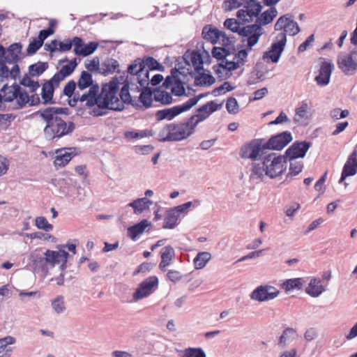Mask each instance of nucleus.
Masks as SVG:
<instances>
[{
  "label": "nucleus",
  "mask_w": 357,
  "mask_h": 357,
  "mask_svg": "<svg viewBox=\"0 0 357 357\" xmlns=\"http://www.w3.org/2000/svg\"><path fill=\"white\" fill-rule=\"evenodd\" d=\"M40 116L46 122L44 135L47 140L57 142L61 137L70 135L75 129V124L67 121V107H49L38 112Z\"/></svg>",
  "instance_id": "f257e3e1"
},
{
  "label": "nucleus",
  "mask_w": 357,
  "mask_h": 357,
  "mask_svg": "<svg viewBox=\"0 0 357 357\" xmlns=\"http://www.w3.org/2000/svg\"><path fill=\"white\" fill-rule=\"evenodd\" d=\"M119 86L116 79L102 84L101 92H99V86L95 84L91 86L86 93L80 94V102H84L88 107L97 105L99 108L109 109L112 110L123 109V104L117 96Z\"/></svg>",
  "instance_id": "f03ea898"
},
{
  "label": "nucleus",
  "mask_w": 357,
  "mask_h": 357,
  "mask_svg": "<svg viewBox=\"0 0 357 357\" xmlns=\"http://www.w3.org/2000/svg\"><path fill=\"white\" fill-rule=\"evenodd\" d=\"M285 156L271 153L261 162L255 163L250 175V180L261 181L265 176L274 178L281 175L286 169Z\"/></svg>",
  "instance_id": "7ed1b4c3"
},
{
  "label": "nucleus",
  "mask_w": 357,
  "mask_h": 357,
  "mask_svg": "<svg viewBox=\"0 0 357 357\" xmlns=\"http://www.w3.org/2000/svg\"><path fill=\"white\" fill-rule=\"evenodd\" d=\"M196 126L194 121L191 122L190 118L185 123L167 124L160 130L159 140L161 142L181 141L191 135Z\"/></svg>",
  "instance_id": "20e7f679"
},
{
  "label": "nucleus",
  "mask_w": 357,
  "mask_h": 357,
  "mask_svg": "<svg viewBox=\"0 0 357 357\" xmlns=\"http://www.w3.org/2000/svg\"><path fill=\"white\" fill-rule=\"evenodd\" d=\"M224 26L234 33H238L240 36L246 38L248 48L250 51L252 47L259 42L264 30L257 24H250L241 27L238 22L234 18L227 19ZM245 40L243 39V42Z\"/></svg>",
  "instance_id": "39448f33"
},
{
  "label": "nucleus",
  "mask_w": 357,
  "mask_h": 357,
  "mask_svg": "<svg viewBox=\"0 0 357 357\" xmlns=\"http://www.w3.org/2000/svg\"><path fill=\"white\" fill-rule=\"evenodd\" d=\"M135 82L136 81L133 80L129 81L128 78L126 82L122 87L120 91L121 100L119 99V100L123 105V103H129L134 107H140L139 105L138 93H140V92L143 91L142 89L145 88L146 86H138Z\"/></svg>",
  "instance_id": "423d86ee"
},
{
  "label": "nucleus",
  "mask_w": 357,
  "mask_h": 357,
  "mask_svg": "<svg viewBox=\"0 0 357 357\" xmlns=\"http://www.w3.org/2000/svg\"><path fill=\"white\" fill-rule=\"evenodd\" d=\"M68 255L69 254L63 250H59L58 251L47 250L44 253V257L39 256V254L36 251L32 254L31 258L34 264L38 262L42 265L47 264L52 266H54L60 262L66 263Z\"/></svg>",
  "instance_id": "0eeeda50"
},
{
  "label": "nucleus",
  "mask_w": 357,
  "mask_h": 357,
  "mask_svg": "<svg viewBox=\"0 0 357 357\" xmlns=\"http://www.w3.org/2000/svg\"><path fill=\"white\" fill-rule=\"evenodd\" d=\"M275 30H282L280 33H283L287 37V34L289 36L298 34L300 31V28L297 22L294 20V16L288 13L278 19L275 24Z\"/></svg>",
  "instance_id": "6e6552de"
},
{
  "label": "nucleus",
  "mask_w": 357,
  "mask_h": 357,
  "mask_svg": "<svg viewBox=\"0 0 357 357\" xmlns=\"http://www.w3.org/2000/svg\"><path fill=\"white\" fill-rule=\"evenodd\" d=\"M128 71L130 74V80L136 81L141 86H148L149 73L147 70L143 68L141 59L135 60L134 63L128 66Z\"/></svg>",
  "instance_id": "1a4fd4ad"
},
{
  "label": "nucleus",
  "mask_w": 357,
  "mask_h": 357,
  "mask_svg": "<svg viewBox=\"0 0 357 357\" xmlns=\"http://www.w3.org/2000/svg\"><path fill=\"white\" fill-rule=\"evenodd\" d=\"M337 64L346 75H353L357 70V49L352 50L349 54L340 55Z\"/></svg>",
  "instance_id": "9d476101"
},
{
  "label": "nucleus",
  "mask_w": 357,
  "mask_h": 357,
  "mask_svg": "<svg viewBox=\"0 0 357 357\" xmlns=\"http://www.w3.org/2000/svg\"><path fill=\"white\" fill-rule=\"evenodd\" d=\"M158 285V279L156 276H150L145 279L139 284L133 294L134 300L139 301L149 296L155 291Z\"/></svg>",
  "instance_id": "9b49d317"
},
{
  "label": "nucleus",
  "mask_w": 357,
  "mask_h": 357,
  "mask_svg": "<svg viewBox=\"0 0 357 357\" xmlns=\"http://www.w3.org/2000/svg\"><path fill=\"white\" fill-rule=\"evenodd\" d=\"M280 291L271 285H260L250 294V298L258 302H266L278 296Z\"/></svg>",
  "instance_id": "f8f14e48"
},
{
  "label": "nucleus",
  "mask_w": 357,
  "mask_h": 357,
  "mask_svg": "<svg viewBox=\"0 0 357 357\" xmlns=\"http://www.w3.org/2000/svg\"><path fill=\"white\" fill-rule=\"evenodd\" d=\"M286 43V36L283 33H278L270 50L264 52L263 58L270 59L273 63H277L284 50Z\"/></svg>",
  "instance_id": "ddd939ff"
},
{
  "label": "nucleus",
  "mask_w": 357,
  "mask_h": 357,
  "mask_svg": "<svg viewBox=\"0 0 357 357\" xmlns=\"http://www.w3.org/2000/svg\"><path fill=\"white\" fill-rule=\"evenodd\" d=\"M22 45L20 43L11 44L7 49L0 45V58L9 64L17 63L20 61Z\"/></svg>",
  "instance_id": "4468645a"
},
{
  "label": "nucleus",
  "mask_w": 357,
  "mask_h": 357,
  "mask_svg": "<svg viewBox=\"0 0 357 357\" xmlns=\"http://www.w3.org/2000/svg\"><path fill=\"white\" fill-rule=\"evenodd\" d=\"M222 105L223 102L220 104H216L215 101L208 102L197 109V114L192 115L190 117L191 122L194 121V123L197 125L199 122L207 119L211 113L221 109Z\"/></svg>",
  "instance_id": "2eb2a0df"
},
{
  "label": "nucleus",
  "mask_w": 357,
  "mask_h": 357,
  "mask_svg": "<svg viewBox=\"0 0 357 357\" xmlns=\"http://www.w3.org/2000/svg\"><path fill=\"white\" fill-rule=\"evenodd\" d=\"M292 140L290 132L284 131L271 137L265 142L266 149L281 150Z\"/></svg>",
  "instance_id": "dca6fc26"
},
{
  "label": "nucleus",
  "mask_w": 357,
  "mask_h": 357,
  "mask_svg": "<svg viewBox=\"0 0 357 357\" xmlns=\"http://www.w3.org/2000/svg\"><path fill=\"white\" fill-rule=\"evenodd\" d=\"M311 146L309 142H295L287 149L285 152L286 157L289 160H293L298 158H303L307 150Z\"/></svg>",
  "instance_id": "f3484780"
},
{
  "label": "nucleus",
  "mask_w": 357,
  "mask_h": 357,
  "mask_svg": "<svg viewBox=\"0 0 357 357\" xmlns=\"http://www.w3.org/2000/svg\"><path fill=\"white\" fill-rule=\"evenodd\" d=\"M261 142L262 140H260L259 142H252L242 148L241 153V157L251 158L252 160H256L261 157L264 153V151L266 149V148H265V144H262Z\"/></svg>",
  "instance_id": "a211bd4d"
},
{
  "label": "nucleus",
  "mask_w": 357,
  "mask_h": 357,
  "mask_svg": "<svg viewBox=\"0 0 357 357\" xmlns=\"http://www.w3.org/2000/svg\"><path fill=\"white\" fill-rule=\"evenodd\" d=\"M188 111L186 105L184 103L170 108H166L158 110L155 113V118L158 121H162L165 119L172 120L180 114Z\"/></svg>",
  "instance_id": "6ab92c4d"
},
{
  "label": "nucleus",
  "mask_w": 357,
  "mask_h": 357,
  "mask_svg": "<svg viewBox=\"0 0 357 357\" xmlns=\"http://www.w3.org/2000/svg\"><path fill=\"white\" fill-rule=\"evenodd\" d=\"M357 173V151L354 150L349 156L346 161L341 177L339 180V183H342L344 181L347 177L354 176Z\"/></svg>",
  "instance_id": "aec40b11"
},
{
  "label": "nucleus",
  "mask_w": 357,
  "mask_h": 357,
  "mask_svg": "<svg viewBox=\"0 0 357 357\" xmlns=\"http://www.w3.org/2000/svg\"><path fill=\"white\" fill-rule=\"evenodd\" d=\"M333 68L334 65L332 62L324 61L321 64L319 75L315 77L317 84L321 86L328 84Z\"/></svg>",
  "instance_id": "412c9836"
},
{
  "label": "nucleus",
  "mask_w": 357,
  "mask_h": 357,
  "mask_svg": "<svg viewBox=\"0 0 357 357\" xmlns=\"http://www.w3.org/2000/svg\"><path fill=\"white\" fill-rule=\"evenodd\" d=\"M60 82L54 79L52 77L49 81L46 82L42 87V98L44 103H53V94L54 89L59 86Z\"/></svg>",
  "instance_id": "4be33fe9"
},
{
  "label": "nucleus",
  "mask_w": 357,
  "mask_h": 357,
  "mask_svg": "<svg viewBox=\"0 0 357 357\" xmlns=\"http://www.w3.org/2000/svg\"><path fill=\"white\" fill-rule=\"evenodd\" d=\"M184 59L188 65H192L197 73L203 69V60L199 52L195 51L186 52L184 54Z\"/></svg>",
  "instance_id": "5701e85b"
},
{
  "label": "nucleus",
  "mask_w": 357,
  "mask_h": 357,
  "mask_svg": "<svg viewBox=\"0 0 357 357\" xmlns=\"http://www.w3.org/2000/svg\"><path fill=\"white\" fill-rule=\"evenodd\" d=\"M77 66L76 59H73L71 60L68 64L63 66L61 70L56 73L54 76V79L61 82L63 81L66 77L70 75L75 70Z\"/></svg>",
  "instance_id": "b1692460"
},
{
  "label": "nucleus",
  "mask_w": 357,
  "mask_h": 357,
  "mask_svg": "<svg viewBox=\"0 0 357 357\" xmlns=\"http://www.w3.org/2000/svg\"><path fill=\"white\" fill-rule=\"evenodd\" d=\"M161 261L159 264L160 270L165 271V268L169 266L174 257V250L171 245L163 248L160 251Z\"/></svg>",
  "instance_id": "393cba45"
},
{
  "label": "nucleus",
  "mask_w": 357,
  "mask_h": 357,
  "mask_svg": "<svg viewBox=\"0 0 357 357\" xmlns=\"http://www.w3.org/2000/svg\"><path fill=\"white\" fill-rule=\"evenodd\" d=\"M278 11L275 7H271L267 10L264 11L260 16H258L255 24L259 25L261 28V26L266 25L271 23L273 20L277 16Z\"/></svg>",
  "instance_id": "a878e982"
},
{
  "label": "nucleus",
  "mask_w": 357,
  "mask_h": 357,
  "mask_svg": "<svg viewBox=\"0 0 357 357\" xmlns=\"http://www.w3.org/2000/svg\"><path fill=\"white\" fill-rule=\"evenodd\" d=\"M15 342V339L12 336H6L0 339V357H10L13 351L10 345Z\"/></svg>",
  "instance_id": "bb28decb"
},
{
  "label": "nucleus",
  "mask_w": 357,
  "mask_h": 357,
  "mask_svg": "<svg viewBox=\"0 0 357 357\" xmlns=\"http://www.w3.org/2000/svg\"><path fill=\"white\" fill-rule=\"evenodd\" d=\"M119 66V62L116 59L107 58L100 63V73L103 75L113 74Z\"/></svg>",
  "instance_id": "cd10ccee"
},
{
  "label": "nucleus",
  "mask_w": 357,
  "mask_h": 357,
  "mask_svg": "<svg viewBox=\"0 0 357 357\" xmlns=\"http://www.w3.org/2000/svg\"><path fill=\"white\" fill-rule=\"evenodd\" d=\"M296 331L292 328H285L279 338L278 346L281 348L287 347L290 342L296 339Z\"/></svg>",
  "instance_id": "c85d7f7f"
},
{
  "label": "nucleus",
  "mask_w": 357,
  "mask_h": 357,
  "mask_svg": "<svg viewBox=\"0 0 357 357\" xmlns=\"http://www.w3.org/2000/svg\"><path fill=\"white\" fill-rule=\"evenodd\" d=\"M305 291L310 296L312 297H318L325 291V288L321 284V280L319 279L313 278L310 280Z\"/></svg>",
  "instance_id": "c756f323"
},
{
  "label": "nucleus",
  "mask_w": 357,
  "mask_h": 357,
  "mask_svg": "<svg viewBox=\"0 0 357 357\" xmlns=\"http://www.w3.org/2000/svg\"><path fill=\"white\" fill-rule=\"evenodd\" d=\"M149 225V222L146 220H143L140 222L128 228V236L132 240L135 241Z\"/></svg>",
  "instance_id": "7c9ffc66"
},
{
  "label": "nucleus",
  "mask_w": 357,
  "mask_h": 357,
  "mask_svg": "<svg viewBox=\"0 0 357 357\" xmlns=\"http://www.w3.org/2000/svg\"><path fill=\"white\" fill-rule=\"evenodd\" d=\"M139 107H144V108H149L151 106L153 100V91L147 87L144 88L143 91L139 94Z\"/></svg>",
  "instance_id": "2f4dec72"
},
{
  "label": "nucleus",
  "mask_w": 357,
  "mask_h": 357,
  "mask_svg": "<svg viewBox=\"0 0 357 357\" xmlns=\"http://www.w3.org/2000/svg\"><path fill=\"white\" fill-rule=\"evenodd\" d=\"M19 89H20V86L16 84L12 86L5 84L1 89V92L3 93V98L4 101L11 102L15 99L17 93H19Z\"/></svg>",
  "instance_id": "473e14b6"
},
{
  "label": "nucleus",
  "mask_w": 357,
  "mask_h": 357,
  "mask_svg": "<svg viewBox=\"0 0 357 357\" xmlns=\"http://www.w3.org/2000/svg\"><path fill=\"white\" fill-rule=\"evenodd\" d=\"M153 202L148 199L146 197L139 198L130 202L128 206L133 208L134 212L136 214L142 213L146 209L149 208V205L152 204Z\"/></svg>",
  "instance_id": "72a5a7b5"
},
{
  "label": "nucleus",
  "mask_w": 357,
  "mask_h": 357,
  "mask_svg": "<svg viewBox=\"0 0 357 357\" xmlns=\"http://www.w3.org/2000/svg\"><path fill=\"white\" fill-rule=\"evenodd\" d=\"M308 105L305 102H302L301 106L296 109V113L294 117V121L298 125H302L307 121Z\"/></svg>",
  "instance_id": "f704fd0d"
},
{
  "label": "nucleus",
  "mask_w": 357,
  "mask_h": 357,
  "mask_svg": "<svg viewBox=\"0 0 357 357\" xmlns=\"http://www.w3.org/2000/svg\"><path fill=\"white\" fill-rule=\"evenodd\" d=\"M141 60L143 68L145 70H147L149 74L150 70H157L159 71H164L165 70V67L153 57L146 56Z\"/></svg>",
  "instance_id": "c9c22d12"
},
{
  "label": "nucleus",
  "mask_w": 357,
  "mask_h": 357,
  "mask_svg": "<svg viewBox=\"0 0 357 357\" xmlns=\"http://www.w3.org/2000/svg\"><path fill=\"white\" fill-rule=\"evenodd\" d=\"M56 157L54 161L55 166L64 167L72 159V153L66 151L65 149H59L56 152Z\"/></svg>",
  "instance_id": "e433bc0d"
},
{
  "label": "nucleus",
  "mask_w": 357,
  "mask_h": 357,
  "mask_svg": "<svg viewBox=\"0 0 357 357\" xmlns=\"http://www.w3.org/2000/svg\"><path fill=\"white\" fill-rule=\"evenodd\" d=\"M77 88L80 91H83L86 88L94 86L92 75L87 71H82L77 81Z\"/></svg>",
  "instance_id": "4c0bfd02"
},
{
  "label": "nucleus",
  "mask_w": 357,
  "mask_h": 357,
  "mask_svg": "<svg viewBox=\"0 0 357 357\" xmlns=\"http://www.w3.org/2000/svg\"><path fill=\"white\" fill-rule=\"evenodd\" d=\"M153 99L163 105H169L173 102L171 93L160 89L153 91Z\"/></svg>",
  "instance_id": "58836bf2"
},
{
  "label": "nucleus",
  "mask_w": 357,
  "mask_h": 357,
  "mask_svg": "<svg viewBox=\"0 0 357 357\" xmlns=\"http://www.w3.org/2000/svg\"><path fill=\"white\" fill-rule=\"evenodd\" d=\"M304 281L302 278H293L285 280L282 284V288L285 292H289L293 289H301L303 288Z\"/></svg>",
  "instance_id": "ea45409f"
},
{
  "label": "nucleus",
  "mask_w": 357,
  "mask_h": 357,
  "mask_svg": "<svg viewBox=\"0 0 357 357\" xmlns=\"http://www.w3.org/2000/svg\"><path fill=\"white\" fill-rule=\"evenodd\" d=\"M211 259V255L208 252H199L193 260L195 269H202Z\"/></svg>",
  "instance_id": "a19ab883"
},
{
  "label": "nucleus",
  "mask_w": 357,
  "mask_h": 357,
  "mask_svg": "<svg viewBox=\"0 0 357 357\" xmlns=\"http://www.w3.org/2000/svg\"><path fill=\"white\" fill-rule=\"evenodd\" d=\"M178 216L174 212L172 209L167 211L166 216L164 219L162 225L163 229H174L177 225Z\"/></svg>",
  "instance_id": "79ce46f5"
},
{
  "label": "nucleus",
  "mask_w": 357,
  "mask_h": 357,
  "mask_svg": "<svg viewBox=\"0 0 357 357\" xmlns=\"http://www.w3.org/2000/svg\"><path fill=\"white\" fill-rule=\"evenodd\" d=\"M220 33L221 31L216 28L208 29L205 26L202 31L204 38L211 42L213 44H215L218 42V38H220Z\"/></svg>",
  "instance_id": "37998d69"
},
{
  "label": "nucleus",
  "mask_w": 357,
  "mask_h": 357,
  "mask_svg": "<svg viewBox=\"0 0 357 357\" xmlns=\"http://www.w3.org/2000/svg\"><path fill=\"white\" fill-rule=\"evenodd\" d=\"M236 52V49H229L222 48L220 47H214L212 50V56L217 59L218 60L225 59L226 57H229L231 55L234 54Z\"/></svg>",
  "instance_id": "c03bdc74"
},
{
  "label": "nucleus",
  "mask_w": 357,
  "mask_h": 357,
  "mask_svg": "<svg viewBox=\"0 0 357 357\" xmlns=\"http://www.w3.org/2000/svg\"><path fill=\"white\" fill-rule=\"evenodd\" d=\"M241 66L239 65V63H238L237 61L234 60V58L233 57L232 60H230L229 57L225 58V59H222V61L220 62L219 66L218 67V69H215V71L217 74L220 73V68H223L229 71H232L238 68H239Z\"/></svg>",
  "instance_id": "a18cd8bd"
},
{
  "label": "nucleus",
  "mask_w": 357,
  "mask_h": 357,
  "mask_svg": "<svg viewBox=\"0 0 357 357\" xmlns=\"http://www.w3.org/2000/svg\"><path fill=\"white\" fill-rule=\"evenodd\" d=\"M215 79L209 74L204 73H199L198 76L195 78V84L196 86H211L214 84Z\"/></svg>",
  "instance_id": "49530a36"
},
{
  "label": "nucleus",
  "mask_w": 357,
  "mask_h": 357,
  "mask_svg": "<svg viewBox=\"0 0 357 357\" xmlns=\"http://www.w3.org/2000/svg\"><path fill=\"white\" fill-rule=\"evenodd\" d=\"M262 6L259 2L256 0H249L247 2L246 9L249 13V17L251 19L252 17H258L259 13L261 12Z\"/></svg>",
  "instance_id": "de8ad7c7"
},
{
  "label": "nucleus",
  "mask_w": 357,
  "mask_h": 357,
  "mask_svg": "<svg viewBox=\"0 0 357 357\" xmlns=\"http://www.w3.org/2000/svg\"><path fill=\"white\" fill-rule=\"evenodd\" d=\"M48 68L47 63L39 61L32 64L29 67V73L31 76H39L45 72Z\"/></svg>",
  "instance_id": "09e8293b"
},
{
  "label": "nucleus",
  "mask_w": 357,
  "mask_h": 357,
  "mask_svg": "<svg viewBox=\"0 0 357 357\" xmlns=\"http://www.w3.org/2000/svg\"><path fill=\"white\" fill-rule=\"evenodd\" d=\"M220 43L222 45V48H227L229 49H235L234 46V37L232 36H228L225 32L221 31V33L220 35V38H218V40Z\"/></svg>",
  "instance_id": "8fccbe9b"
},
{
  "label": "nucleus",
  "mask_w": 357,
  "mask_h": 357,
  "mask_svg": "<svg viewBox=\"0 0 357 357\" xmlns=\"http://www.w3.org/2000/svg\"><path fill=\"white\" fill-rule=\"evenodd\" d=\"M98 47L97 42H90L88 45L82 46L77 56H86L93 54Z\"/></svg>",
  "instance_id": "3c124183"
},
{
  "label": "nucleus",
  "mask_w": 357,
  "mask_h": 357,
  "mask_svg": "<svg viewBox=\"0 0 357 357\" xmlns=\"http://www.w3.org/2000/svg\"><path fill=\"white\" fill-rule=\"evenodd\" d=\"M52 307L57 314L64 312L66 310L64 298L62 296H57L52 301Z\"/></svg>",
  "instance_id": "603ef678"
},
{
  "label": "nucleus",
  "mask_w": 357,
  "mask_h": 357,
  "mask_svg": "<svg viewBox=\"0 0 357 357\" xmlns=\"http://www.w3.org/2000/svg\"><path fill=\"white\" fill-rule=\"evenodd\" d=\"M35 222L36 226L39 229H43L45 231H50L53 229L52 225L50 224L47 219L43 216L37 217Z\"/></svg>",
  "instance_id": "864d4df0"
},
{
  "label": "nucleus",
  "mask_w": 357,
  "mask_h": 357,
  "mask_svg": "<svg viewBox=\"0 0 357 357\" xmlns=\"http://www.w3.org/2000/svg\"><path fill=\"white\" fill-rule=\"evenodd\" d=\"M183 357H206L202 348H188L184 351Z\"/></svg>",
  "instance_id": "5fc2aeb1"
},
{
  "label": "nucleus",
  "mask_w": 357,
  "mask_h": 357,
  "mask_svg": "<svg viewBox=\"0 0 357 357\" xmlns=\"http://www.w3.org/2000/svg\"><path fill=\"white\" fill-rule=\"evenodd\" d=\"M17 99V103L18 105V108H22L24 107L28 102H29L30 98L24 90L19 89V93H17V96L15 98Z\"/></svg>",
  "instance_id": "6e6d98bb"
},
{
  "label": "nucleus",
  "mask_w": 357,
  "mask_h": 357,
  "mask_svg": "<svg viewBox=\"0 0 357 357\" xmlns=\"http://www.w3.org/2000/svg\"><path fill=\"white\" fill-rule=\"evenodd\" d=\"M84 65L88 71H96L100 73V63L98 56L94 57L92 60L86 61Z\"/></svg>",
  "instance_id": "4d7b16f0"
},
{
  "label": "nucleus",
  "mask_w": 357,
  "mask_h": 357,
  "mask_svg": "<svg viewBox=\"0 0 357 357\" xmlns=\"http://www.w3.org/2000/svg\"><path fill=\"white\" fill-rule=\"evenodd\" d=\"M238 103L235 98L230 97L226 102V109L229 114H236L239 110Z\"/></svg>",
  "instance_id": "13d9d810"
},
{
  "label": "nucleus",
  "mask_w": 357,
  "mask_h": 357,
  "mask_svg": "<svg viewBox=\"0 0 357 357\" xmlns=\"http://www.w3.org/2000/svg\"><path fill=\"white\" fill-rule=\"evenodd\" d=\"M21 84L29 87L31 90V92H34L36 91L40 86L39 83L36 81L31 79L28 76H24L21 80Z\"/></svg>",
  "instance_id": "bf43d9fd"
},
{
  "label": "nucleus",
  "mask_w": 357,
  "mask_h": 357,
  "mask_svg": "<svg viewBox=\"0 0 357 357\" xmlns=\"http://www.w3.org/2000/svg\"><path fill=\"white\" fill-rule=\"evenodd\" d=\"M349 114V112L347 109L341 110L340 108H335L330 112V116L334 121H336L340 119L346 118Z\"/></svg>",
  "instance_id": "052dcab7"
},
{
  "label": "nucleus",
  "mask_w": 357,
  "mask_h": 357,
  "mask_svg": "<svg viewBox=\"0 0 357 357\" xmlns=\"http://www.w3.org/2000/svg\"><path fill=\"white\" fill-rule=\"evenodd\" d=\"M43 44L41 42L38 40L36 38H34L30 43L29 44L26 49V54L28 55L34 54L41 47Z\"/></svg>",
  "instance_id": "680f3d73"
},
{
  "label": "nucleus",
  "mask_w": 357,
  "mask_h": 357,
  "mask_svg": "<svg viewBox=\"0 0 357 357\" xmlns=\"http://www.w3.org/2000/svg\"><path fill=\"white\" fill-rule=\"evenodd\" d=\"M172 93L176 96H181L185 94V87L179 79H176V82L172 88Z\"/></svg>",
  "instance_id": "e2e57ef3"
},
{
  "label": "nucleus",
  "mask_w": 357,
  "mask_h": 357,
  "mask_svg": "<svg viewBox=\"0 0 357 357\" xmlns=\"http://www.w3.org/2000/svg\"><path fill=\"white\" fill-rule=\"evenodd\" d=\"M76 82L74 80L69 81L66 85L64 86L63 90V93L68 97L71 98L75 94V90L76 88Z\"/></svg>",
  "instance_id": "0e129e2a"
},
{
  "label": "nucleus",
  "mask_w": 357,
  "mask_h": 357,
  "mask_svg": "<svg viewBox=\"0 0 357 357\" xmlns=\"http://www.w3.org/2000/svg\"><path fill=\"white\" fill-rule=\"evenodd\" d=\"M234 89V87L231 86L229 82H225L222 85L218 87L215 88L212 91V94L215 96H218L221 93L225 91H231Z\"/></svg>",
  "instance_id": "69168bd1"
},
{
  "label": "nucleus",
  "mask_w": 357,
  "mask_h": 357,
  "mask_svg": "<svg viewBox=\"0 0 357 357\" xmlns=\"http://www.w3.org/2000/svg\"><path fill=\"white\" fill-rule=\"evenodd\" d=\"M178 70L176 68H173L171 70V76H167L165 79L163 83V86L165 88H169L171 85L173 84L174 81L176 82V79H178Z\"/></svg>",
  "instance_id": "338daca9"
},
{
  "label": "nucleus",
  "mask_w": 357,
  "mask_h": 357,
  "mask_svg": "<svg viewBox=\"0 0 357 357\" xmlns=\"http://www.w3.org/2000/svg\"><path fill=\"white\" fill-rule=\"evenodd\" d=\"M208 92L200 93L197 96H195L192 98H190L188 101L185 102L186 107L188 110H190L194 105H197V102L203 98L207 96L208 95Z\"/></svg>",
  "instance_id": "774afa93"
}]
</instances>
